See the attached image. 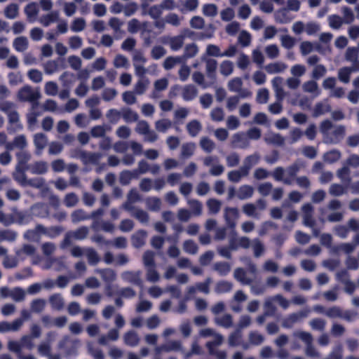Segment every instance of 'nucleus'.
I'll list each match as a JSON object with an SVG mask.
<instances>
[{"instance_id": "nucleus-60", "label": "nucleus", "mask_w": 359, "mask_h": 359, "mask_svg": "<svg viewBox=\"0 0 359 359\" xmlns=\"http://www.w3.org/2000/svg\"><path fill=\"white\" fill-rule=\"evenodd\" d=\"M121 116L127 123L137 121L139 118L137 113L128 107L121 109Z\"/></svg>"}, {"instance_id": "nucleus-47", "label": "nucleus", "mask_w": 359, "mask_h": 359, "mask_svg": "<svg viewBox=\"0 0 359 359\" xmlns=\"http://www.w3.org/2000/svg\"><path fill=\"white\" fill-rule=\"evenodd\" d=\"M129 212L133 217L142 224H147L149 223V215L145 210L135 207L132 209V211Z\"/></svg>"}, {"instance_id": "nucleus-9", "label": "nucleus", "mask_w": 359, "mask_h": 359, "mask_svg": "<svg viewBox=\"0 0 359 359\" xmlns=\"http://www.w3.org/2000/svg\"><path fill=\"white\" fill-rule=\"evenodd\" d=\"M301 214L302 223L304 226L309 228H313L316 224V220L314 218V207L310 203H304L301 207Z\"/></svg>"}, {"instance_id": "nucleus-40", "label": "nucleus", "mask_w": 359, "mask_h": 359, "mask_svg": "<svg viewBox=\"0 0 359 359\" xmlns=\"http://www.w3.org/2000/svg\"><path fill=\"white\" fill-rule=\"evenodd\" d=\"M199 146L204 152L210 154L215 149L216 143L209 137L203 136L200 139Z\"/></svg>"}, {"instance_id": "nucleus-46", "label": "nucleus", "mask_w": 359, "mask_h": 359, "mask_svg": "<svg viewBox=\"0 0 359 359\" xmlns=\"http://www.w3.org/2000/svg\"><path fill=\"white\" fill-rule=\"evenodd\" d=\"M137 172L134 170H125L119 174V182L122 185H128L132 180L137 178Z\"/></svg>"}, {"instance_id": "nucleus-14", "label": "nucleus", "mask_w": 359, "mask_h": 359, "mask_svg": "<svg viewBox=\"0 0 359 359\" xmlns=\"http://www.w3.org/2000/svg\"><path fill=\"white\" fill-rule=\"evenodd\" d=\"M224 217L226 225L234 229L236 226V221L239 217V211L237 208L226 207L224 210Z\"/></svg>"}, {"instance_id": "nucleus-25", "label": "nucleus", "mask_w": 359, "mask_h": 359, "mask_svg": "<svg viewBox=\"0 0 359 359\" xmlns=\"http://www.w3.org/2000/svg\"><path fill=\"white\" fill-rule=\"evenodd\" d=\"M33 141L36 147V154L40 155L48 144L47 136L42 133H36L34 135Z\"/></svg>"}, {"instance_id": "nucleus-43", "label": "nucleus", "mask_w": 359, "mask_h": 359, "mask_svg": "<svg viewBox=\"0 0 359 359\" xmlns=\"http://www.w3.org/2000/svg\"><path fill=\"white\" fill-rule=\"evenodd\" d=\"M13 46L17 52L23 53L29 48V41L25 36H18L13 40Z\"/></svg>"}, {"instance_id": "nucleus-59", "label": "nucleus", "mask_w": 359, "mask_h": 359, "mask_svg": "<svg viewBox=\"0 0 359 359\" xmlns=\"http://www.w3.org/2000/svg\"><path fill=\"white\" fill-rule=\"evenodd\" d=\"M26 186H29L38 189H43L44 191L48 190V188L46 187V180L42 177L28 179Z\"/></svg>"}, {"instance_id": "nucleus-61", "label": "nucleus", "mask_w": 359, "mask_h": 359, "mask_svg": "<svg viewBox=\"0 0 359 359\" xmlns=\"http://www.w3.org/2000/svg\"><path fill=\"white\" fill-rule=\"evenodd\" d=\"M202 13L208 18H215L218 14V6L213 3L205 4L202 7Z\"/></svg>"}, {"instance_id": "nucleus-30", "label": "nucleus", "mask_w": 359, "mask_h": 359, "mask_svg": "<svg viewBox=\"0 0 359 359\" xmlns=\"http://www.w3.org/2000/svg\"><path fill=\"white\" fill-rule=\"evenodd\" d=\"M248 175L249 172L243 166H241L237 170H232L229 171L227 173V178L230 182L237 183Z\"/></svg>"}, {"instance_id": "nucleus-2", "label": "nucleus", "mask_w": 359, "mask_h": 359, "mask_svg": "<svg viewBox=\"0 0 359 359\" xmlns=\"http://www.w3.org/2000/svg\"><path fill=\"white\" fill-rule=\"evenodd\" d=\"M320 132L323 142L327 144H339L346 135V126L333 123L330 119H325L320 123Z\"/></svg>"}, {"instance_id": "nucleus-42", "label": "nucleus", "mask_w": 359, "mask_h": 359, "mask_svg": "<svg viewBox=\"0 0 359 359\" xmlns=\"http://www.w3.org/2000/svg\"><path fill=\"white\" fill-rule=\"evenodd\" d=\"M185 36L184 34H180L175 36L168 38L167 42L170 46V48L172 50H178L182 48L184 42Z\"/></svg>"}, {"instance_id": "nucleus-64", "label": "nucleus", "mask_w": 359, "mask_h": 359, "mask_svg": "<svg viewBox=\"0 0 359 359\" xmlns=\"http://www.w3.org/2000/svg\"><path fill=\"white\" fill-rule=\"evenodd\" d=\"M206 205L210 214L216 215L217 214L222 208V202L216 198H209Z\"/></svg>"}, {"instance_id": "nucleus-29", "label": "nucleus", "mask_w": 359, "mask_h": 359, "mask_svg": "<svg viewBox=\"0 0 359 359\" xmlns=\"http://www.w3.org/2000/svg\"><path fill=\"white\" fill-rule=\"evenodd\" d=\"M28 145L27 137L25 135H18L14 137L12 144H7L6 148L12 149L13 147L20 149V151L25 150Z\"/></svg>"}, {"instance_id": "nucleus-57", "label": "nucleus", "mask_w": 359, "mask_h": 359, "mask_svg": "<svg viewBox=\"0 0 359 359\" xmlns=\"http://www.w3.org/2000/svg\"><path fill=\"white\" fill-rule=\"evenodd\" d=\"M13 216L15 223L22 224L29 222L32 217L26 212L19 211L17 208L13 209Z\"/></svg>"}, {"instance_id": "nucleus-63", "label": "nucleus", "mask_w": 359, "mask_h": 359, "mask_svg": "<svg viewBox=\"0 0 359 359\" xmlns=\"http://www.w3.org/2000/svg\"><path fill=\"white\" fill-rule=\"evenodd\" d=\"M109 130L110 128L104 125L95 126L90 129V134L95 138H102L106 136V133Z\"/></svg>"}, {"instance_id": "nucleus-20", "label": "nucleus", "mask_w": 359, "mask_h": 359, "mask_svg": "<svg viewBox=\"0 0 359 359\" xmlns=\"http://www.w3.org/2000/svg\"><path fill=\"white\" fill-rule=\"evenodd\" d=\"M34 338H21L22 339V344L15 341H10L8 342V349L15 353L18 355V358H20V355H22V347L24 344H27L29 346V348L32 346V339Z\"/></svg>"}, {"instance_id": "nucleus-62", "label": "nucleus", "mask_w": 359, "mask_h": 359, "mask_svg": "<svg viewBox=\"0 0 359 359\" xmlns=\"http://www.w3.org/2000/svg\"><path fill=\"white\" fill-rule=\"evenodd\" d=\"M198 52V47L195 43L187 44L184 50V54L181 57L182 60H187L195 57Z\"/></svg>"}, {"instance_id": "nucleus-4", "label": "nucleus", "mask_w": 359, "mask_h": 359, "mask_svg": "<svg viewBox=\"0 0 359 359\" xmlns=\"http://www.w3.org/2000/svg\"><path fill=\"white\" fill-rule=\"evenodd\" d=\"M89 229L87 226H81L75 230L69 231L65 235L64 239L60 243V248L65 249L72 245L74 241H81L87 238Z\"/></svg>"}, {"instance_id": "nucleus-41", "label": "nucleus", "mask_w": 359, "mask_h": 359, "mask_svg": "<svg viewBox=\"0 0 359 359\" xmlns=\"http://www.w3.org/2000/svg\"><path fill=\"white\" fill-rule=\"evenodd\" d=\"M354 69L351 67H343L339 69L337 72L338 79L344 83H348L351 79V74L353 72H358L359 71H355Z\"/></svg>"}, {"instance_id": "nucleus-18", "label": "nucleus", "mask_w": 359, "mask_h": 359, "mask_svg": "<svg viewBox=\"0 0 359 359\" xmlns=\"http://www.w3.org/2000/svg\"><path fill=\"white\" fill-rule=\"evenodd\" d=\"M28 170L33 175H43L47 173L48 165L44 161H36L28 165Z\"/></svg>"}, {"instance_id": "nucleus-51", "label": "nucleus", "mask_w": 359, "mask_h": 359, "mask_svg": "<svg viewBox=\"0 0 359 359\" xmlns=\"http://www.w3.org/2000/svg\"><path fill=\"white\" fill-rule=\"evenodd\" d=\"M145 204L148 210L153 212H158L161 208V200L156 196H150L146 198Z\"/></svg>"}, {"instance_id": "nucleus-11", "label": "nucleus", "mask_w": 359, "mask_h": 359, "mask_svg": "<svg viewBox=\"0 0 359 359\" xmlns=\"http://www.w3.org/2000/svg\"><path fill=\"white\" fill-rule=\"evenodd\" d=\"M121 278L128 283L141 287L143 286L141 271H125L121 273Z\"/></svg>"}, {"instance_id": "nucleus-38", "label": "nucleus", "mask_w": 359, "mask_h": 359, "mask_svg": "<svg viewBox=\"0 0 359 359\" xmlns=\"http://www.w3.org/2000/svg\"><path fill=\"white\" fill-rule=\"evenodd\" d=\"M198 0H180L179 1V10L182 13L191 12L198 7Z\"/></svg>"}, {"instance_id": "nucleus-39", "label": "nucleus", "mask_w": 359, "mask_h": 359, "mask_svg": "<svg viewBox=\"0 0 359 359\" xmlns=\"http://www.w3.org/2000/svg\"><path fill=\"white\" fill-rule=\"evenodd\" d=\"M181 348V343L179 341H172L167 344H162L156 347L155 351L157 354L162 352H170L171 351H179Z\"/></svg>"}, {"instance_id": "nucleus-33", "label": "nucleus", "mask_w": 359, "mask_h": 359, "mask_svg": "<svg viewBox=\"0 0 359 359\" xmlns=\"http://www.w3.org/2000/svg\"><path fill=\"white\" fill-rule=\"evenodd\" d=\"M287 65L281 61L269 63L264 67L266 72L270 74L283 73L287 69Z\"/></svg>"}, {"instance_id": "nucleus-22", "label": "nucleus", "mask_w": 359, "mask_h": 359, "mask_svg": "<svg viewBox=\"0 0 359 359\" xmlns=\"http://www.w3.org/2000/svg\"><path fill=\"white\" fill-rule=\"evenodd\" d=\"M102 155L99 152H90L84 150L81 161L83 165H96L99 163Z\"/></svg>"}, {"instance_id": "nucleus-28", "label": "nucleus", "mask_w": 359, "mask_h": 359, "mask_svg": "<svg viewBox=\"0 0 359 359\" xmlns=\"http://www.w3.org/2000/svg\"><path fill=\"white\" fill-rule=\"evenodd\" d=\"M21 321L13 320L0 322V334H6L8 332H16L20 330Z\"/></svg>"}, {"instance_id": "nucleus-5", "label": "nucleus", "mask_w": 359, "mask_h": 359, "mask_svg": "<svg viewBox=\"0 0 359 359\" xmlns=\"http://www.w3.org/2000/svg\"><path fill=\"white\" fill-rule=\"evenodd\" d=\"M0 111L6 114L10 124L20 126V116L15 103L8 100L0 101Z\"/></svg>"}, {"instance_id": "nucleus-12", "label": "nucleus", "mask_w": 359, "mask_h": 359, "mask_svg": "<svg viewBox=\"0 0 359 359\" xmlns=\"http://www.w3.org/2000/svg\"><path fill=\"white\" fill-rule=\"evenodd\" d=\"M344 60L351 63V67L359 71V53L356 47H348L344 52Z\"/></svg>"}, {"instance_id": "nucleus-15", "label": "nucleus", "mask_w": 359, "mask_h": 359, "mask_svg": "<svg viewBox=\"0 0 359 359\" xmlns=\"http://www.w3.org/2000/svg\"><path fill=\"white\" fill-rule=\"evenodd\" d=\"M309 313V310H302L292 313L283 320L282 325L285 327H291L294 323L300 322L302 319L306 318Z\"/></svg>"}, {"instance_id": "nucleus-53", "label": "nucleus", "mask_w": 359, "mask_h": 359, "mask_svg": "<svg viewBox=\"0 0 359 359\" xmlns=\"http://www.w3.org/2000/svg\"><path fill=\"white\" fill-rule=\"evenodd\" d=\"M95 273L100 274L104 281L111 283L116 279V272L111 269H95Z\"/></svg>"}, {"instance_id": "nucleus-48", "label": "nucleus", "mask_w": 359, "mask_h": 359, "mask_svg": "<svg viewBox=\"0 0 359 359\" xmlns=\"http://www.w3.org/2000/svg\"><path fill=\"white\" fill-rule=\"evenodd\" d=\"M187 204L190 208V212L193 216H201L203 213V204L197 199L189 198L187 200Z\"/></svg>"}, {"instance_id": "nucleus-23", "label": "nucleus", "mask_w": 359, "mask_h": 359, "mask_svg": "<svg viewBox=\"0 0 359 359\" xmlns=\"http://www.w3.org/2000/svg\"><path fill=\"white\" fill-rule=\"evenodd\" d=\"M198 93L197 88L193 84L185 85L181 88V95L185 101L193 100L197 97Z\"/></svg>"}, {"instance_id": "nucleus-32", "label": "nucleus", "mask_w": 359, "mask_h": 359, "mask_svg": "<svg viewBox=\"0 0 359 359\" xmlns=\"http://www.w3.org/2000/svg\"><path fill=\"white\" fill-rule=\"evenodd\" d=\"M147 232L144 230H138L131 237L132 244L135 248H140L146 243Z\"/></svg>"}, {"instance_id": "nucleus-8", "label": "nucleus", "mask_w": 359, "mask_h": 359, "mask_svg": "<svg viewBox=\"0 0 359 359\" xmlns=\"http://www.w3.org/2000/svg\"><path fill=\"white\" fill-rule=\"evenodd\" d=\"M266 208V203L264 199H259L255 203H248L242 206V211L248 217L259 218V211Z\"/></svg>"}, {"instance_id": "nucleus-13", "label": "nucleus", "mask_w": 359, "mask_h": 359, "mask_svg": "<svg viewBox=\"0 0 359 359\" xmlns=\"http://www.w3.org/2000/svg\"><path fill=\"white\" fill-rule=\"evenodd\" d=\"M224 338H215L213 341H208L206 346L208 349L209 353L214 355L217 359H226V353L225 351H217L216 348L222 344Z\"/></svg>"}, {"instance_id": "nucleus-3", "label": "nucleus", "mask_w": 359, "mask_h": 359, "mask_svg": "<svg viewBox=\"0 0 359 359\" xmlns=\"http://www.w3.org/2000/svg\"><path fill=\"white\" fill-rule=\"evenodd\" d=\"M305 163L300 160L295 161L286 168L278 166L271 172V176L276 182H282L285 185L290 186L294 183L295 177L301 169L305 168Z\"/></svg>"}, {"instance_id": "nucleus-54", "label": "nucleus", "mask_w": 359, "mask_h": 359, "mask_svg": "<svg viewBox=\"0 0 359 359\" xmlns=\"http://www.w3.org/2000/svg\"><path fill=\"white\" fill-rule=\"evenodd\" d=\"M186 128L190 136L196 137L202 130V125L199 121L195 119L189 121Z\"/></svg>"}, {"instance_id": "nucleus-26", "label": "nucleus", "mask_w": 359, "mask_h": 359, "mask_svg": "<svg viewBox=\"0 0 359 359\" xmlns=\"http://www.w3.org/2000/svg\"><path fill=\"white\" fill-rule=\"evenodd\" d=\"M315 80L312 79L304 82L302 87L304 93L311 94L313 97H317L320 94V89Z\"/></svg>"}, {"instance_id": "nucleus-44", "label": "nucleus", "mask_w": 359, "mask_h": 359, "mask_svg": "<svg viewBox=\"0 0 359 359\" xmlns=\"http://www.w3.org/2000/svg\"><path fill=\"white\" fill-rule=\"evenodd\" d=\"M254 188L248 184L242 185L238 188L236 196L240 200H246L250 198L254 194Z\"/></svg>"}, {"instance_id": "nucleus-10", "label": "nucleus", "mask_w": 359, "mask_h": 359, "mask_svg": "<svg viewBox=\"0 0 359 359\" xmlns=\"http://www.w3.org/2000/svg\"><path fill=\"white\" fill-rule=\"evenodd\" d=\"M314 50H317L319 53L321 54L325 53V50H327L328 53L331 52V48L330 46H327L325 48H323L320 44H314L313 43L309 41H302L299 45V50L302 56L309 55Z\"/></svg>"}, {"instance_id": "nucleus-19", "label": "nucleus", "mask_w": 359, "mask_h": 359, "mask_svg": "<svg viewBox=\"0 0 359 359\" xmlns=\"http://www.w3.org/2000/svg\"><path fill=\"white\" fill-rule=\"evenodd\" d=\"M249 145L250 142L243 133H237L232 135L231 146L233 148L245 149Z\"/></svg>"}, {"instance_id": "nucleus-55", "label": "nucleus", "mask_w": 359, "mask_h": 359, "mask_svg": "<svg viewBox=\"0 0 359 359\" xmlns=\"http://www.w3.org/2000/svg\"><path fill=\"white\" fill-rule=\"evenodd\" d=\"M30 210L32 214L36 217H45L48 215V210L47 207L41 203H38L33 205L31 207Z\"/></svg>"}, {"instance_id": "nucleus-31", "label": "nucleus", "mask_w": 359, "mask_h": 359, "mask_svg": "<svg viewBox=\"0 0 359 359\" xmlns=\"http://www.w3.org/2000/svg\"><path fill=\"white\" fill-rule=\"evenodd\" d=\"M16 166L28 169V163L32 159V154L27 150L19 151L16 153Z\"/></svg>"}, {"instance_id": "nucleus-37", "label": "nucleus", "mask_w": 359, "mask_h": 359, "mask_svg": "<svg viewBox=\"0 0 359 359\" xmlns=\"http://www.w3.org/2000/svg\"><path fill=\"white\" fill-rule=\"evenodd\" d=\"M19 5L15 3L8 4L4 9V15L6 18L14 20L18 18L20 12Z\"/></svg>"}, {"instance_id": "nucleus-56", "label": "nucleus", "mask_w": 359, "mask_h": 359, "mask_svg": "<svg viewBox=\"0 0 359 359\" xmlns=\"http://www.w3.org/2000/svg\"><path fill=\"white\" fill-rule=\"evenodd\" d=\"M260 160V156L257 153H254L245 158L243 161V167L250 172L251 168L257 165Z\"/></svg>"}, {"instance_id": "nucleus-34", "label": "nucleus", "mask_w": 359, "mask_h": 359, "mask_svg": "<svg viewBox=\"0 0 359 359\" xmlns=\"http://www.w3.org/2000/svg\"><path fill=\"white\" fill-rule=\"evenodd\" d=\"M250 247L252 248L253 255L255 258L262 257L266 252L265 245L257 238L252 240Z\"/></svg>"}, {"instance_id": "nucleus-17", "label": "nucleus", "mask_w": 359, "mask_h": 359, "mask_svg": "<svg viewBox=\"0 0 359 359\" xmlns=\"http://www.w3.org/2000/svg\"><path fill=\"white\" fill-rule=\"evenodd\" d=\"M126 198V201L122 204V208L127 211H132V209L135 208L133 204L141 200L140 194L135 188L128 191Z\"/></svg>"}, {"instance_id": "nucleus-16", "label": "nucleus", "mask_w": 359, "mask_h": 359, "mask_svg": "<svg viewBox=\"0 0 359 359\" xmlns=\"http://www.w3.org/2000/svg\"><path fill=\"white\" fill-rule=\"evenodd\" d=\"M271 85L275 93V97L278 101H283L287 95V93L283 88V78L281 76H275L271 80Z\"/></svg>"}, {"instance_id": "nucleus-50", "label": "nucleus", "mask_w": 359, "mask_h": 359, "mask_svg": "<svg viewBox=\"0 0 359 359\" xmlns=\"http://www.w3.org/2000/svg\"><path fill=\"white\" fill-rule=\"evenodd\" d=\"M27 168L15 166V172L13 173L14 180L22 186H26L28 178L25 174Z\"/></svg>"}, {"instance_id": "nucleus-36", "label": "nucleus", "mask_w": 359, "mask_h": 359, "mask_svg": "<svg viewBox=\"0 0 359 359\" xmlns=\"http://www.w3.org/2000/svg\"><path fill=\"white\" fill-rule=\"evenodd\" d=\"M46 307V300L43 298H35L30 302L29 309L33 313L39 314L44 311Z\"/></svg>"}, {"instance_id": "nucleus-24", "label": "nucleus", "mask_w": 359, "mask_h": 359, "mask_svg": "<svg viewBox=\"0 0 359 359\" xmlns=\"http://www.w3.org/2000/svg\"><path fill=\"white\" fill-rule=\"evenodd\" d=\"M48 302L54 311H62L65 308V299L61 294L55 293L49 296Z\"/></svg>"}, {"instance_id": "nucleus-7", "label": "nucleus", "mask_w": 359, "mask_h": 359, "mask_svg": "<svg viewBox=\"0 0 359 359\" xmlns=\"http://www.w3.org/2000/svg\"><path fill=\"white\" fill-rule=\"evenodd\" d=\"M341 202L337 199H332L327 205V210L331 212L327 216V220L330 222H341L344 218V214L339 210L341 208Z\"/></svg>"}, {"instance_id": "nucleus-49", "label": "nucleus", "mask_w": 359, "mask_h": 359, "mask_svg": "<svg viewBox=\"0 0 359 359\" xmlns=\"http://www.w3.org/2000/svg\"><path fill=\"white\" fill-rule=\"evenodd\" d=\"M169 81L167 78H161L156 80L154 82V91L152 92L151 97L155 98L157 97V93L161 91L166 90L168 87Z\"/></svg>"}, {"instance_id": "nucleus-35", "label": "nucleus", "mask_w": 359, "mask_h": 359, "mask_svg": "<svg viewBox=\"0 0 359 359\" xmlns=\"http://www.w3.org/2000/svg\"><path fill=\"white\" fill-rule=\"evenodd\" d=\"M214 322L216 325L224 328H230L233 325V316L230 313H224L222 316H215Z\"/></svg>"}, {"instance_id": "nucleus-6", "label": "nucleus", "mask_w": 359, "mask_h": 359, "mask_svg": "<svg viewBox=\"0 0 359 359\" xmlns=\"http://www.w3.org/2000/svg\"><path fill=\"white\" fill-rule=\"evenodd\" d=\"M41 97L38 88H34L29 85H25L17 93L16 97L20 102H35Z\"/></svg>"}, {"instance_id": "nucleus-27", "label": "nucleus", "mask_w": 359, "mask_h": 359, "mask_svg": "<svg viewBox=\"0 0 359 359\" xmlns=\"http://www.w3.org/2000/svg\"><path fill=\"white\" fill-rule=\"evenodd\" d=\"M24 12L27 20L30 22H34L39 13L38 4L34 1L29 3L25 6Z\"/></svg>"}, {"instance_id": "nucleus-21", "label": "nucleus", "mask_w": 359, "mask_h": 359, "mask_svg": "<svg viewBox=\"0 0 359 359\" xmlns=\"http://www.w3.org/2000/svg\"><path fill=\"white\" fill-rule=\"evenodd\" d=\"M60 19V13L58 11H48L45 15L39 18V23L43 27H48L52 23L58 22Z\"/></svg>"}, {"instance_id": "nucleus-1", "label": "nucleus", "mask_w": 359, "mask_h": 359, "mask_svg": "<svg viewBox=\"0 0 359 359\" xmlns=\"http://www.w3.org/2000/svg\"><path fill=\"white\" fill-rule=\"evenodd\" d=\"M241 260L245 263L248 266V271L252 276H248L247 271L242 268H236L233 271V278L241 285L250 286V291L255 295H262L266 292V285L261 281H256V277L258 274V268L257 264L250 258L243 257Z\"/></svg>"}, {"instance_id": "nucleus-45", "label": "nucleus", "mask_w": 359, "mask_h": 359, "mask_svg": "<svg viewBox=\"0 0 359 359\" xmlns=\"http://www.w3.org/2000/svg\"><path fill=\"white\" fill-rule=\"evenodd\" d=\"M331 111V106L326 102H317L313 109V116L318 117Z\"/></svg>"}, {"instance_id": "nucleus-58", "label": "nucleus", "mask_w": 359, "mask_h": 359, "mask_svg": "<svg viewBox=\"0 0 359 359\" xmlns=\"http://www.w3.org/2000/svg\"><path fill=\"white\" fill-rule=\"evenodd\" d=\"M341 158V153L338 149H331L323 156V159L328 163H333L338 161Z\"/></svg>"}, {"instance_id": "nucleus-52", "label": "nucleus", "mask_w": 359, "mask_h": 359, "mask_svg": "<svg viewBox=\"0 0 359 359\" xmlns=\"http://www.w3.org/2000/svg\"><path fill=\"white\" fill-rule=\"evenodd\" d=\"M264 140L268 144H275L278 146H283L285 144V138L278 133H268L265 136Z\"/></svg>"}]
</instances>
